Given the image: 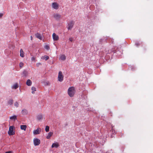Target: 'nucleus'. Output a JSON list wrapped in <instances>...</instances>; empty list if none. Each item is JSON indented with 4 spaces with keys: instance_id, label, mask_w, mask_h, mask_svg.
Masks as SVG:
<instances>
[{
    "instance_id": "26",
    "label": "nucleus",
    "mask_w": 153,
    "mask_h": 153,
    "mask_svg": "<svg viewBox=\"0 0 153 153\" xmlns=\"http://www.w3.org/2000/svg\"><path fill=\"white\" fill-rule=\"evenodd\" d=\"M19 65L20 67L22 68L24 64L23 62H21L20 63Z\"/></svg>"
},
{
    "instance_id": "17",
    "label": "nucleus",
    "mask_w": 153,
    "mask_h": 153,
    "mask_svg": "<svg viewBox=\"0 0 153 153\" xmlns=\"http://www.w3.org/2000/svg\"><path fill=\"white\" fill-rule=\"evenodd\" d=\"M20 56L22 57H24L25 56L24 52L22 49L20 50Z\"/></svg>"
},
{
    "instance_id": "27",
    "label": "nucleus",
    "mask_w": 153,
    "mask_h": 153,
    "mask_svg": "<svg viewBox=\"0 0 153 153\" xmlns=\"http://www.w3.org/2000/svg\"><path fill=\"white\" fill-rule=\"evenodd\" d=\"M19 104L18 102H16L14 104V105L16 107H18L19 106Z\"/></svg>"
},
{
    "instance_id": "25",
    "label": "nucleus",
    "mask_w": 153,
    "mask_h": 153,
    "mask_svg": "<svg viewBox=\"0 0 153 153\" xmlns=\"http://www.w3.org/2000/svg\"><path fill=\"white\" fill-rule=\"evenodd\" d=\"M49 127L48 126H46L45 128V130L46 132L49 131Z\"/></svg>"
},
{
    "instance_id": "16",
    "label": "nucleus",
    "mask_w": 153,
    "mask_h": 153,
    "mask_svg": "<svg viewBox=\"0 0 153 153\" xmlns=\"http://www.w3.org/2000/svg\"><path fill=\"white\" fill-rule=\"evenodd\" d=\"M32 83V82L29 79H28L27 80L26 83V84L28 86H30L31 85Z\"/></svg>"
},
{
    "instance_id": "30",
    "label": "nucleus",
    "mask_w": 153,
    "mask_h": 153,
    "mask_svg": "<svg viewBox=\"0 0 153 153\" xmlns=\"http://www.w3.org/2000/svg\"><path fill=\"white\" fill-rule=\"evenodd\" d=\"M69 40L70 41H71V42H72L73 40V38L72 37H71L69 38Z\"/></svg>"
},
{
    "instance_id": "12",
    "label": "nucleus",
    "mask_w": 153,
    "mask_h": 153,
    "mask_svg": "<svg viewBox=\"0 0 153 153\" xmlns=\"http://www.w3.org/2000/svg\"><path fill=\"white\" fill-rule=\"evenodd\" d=\"M36 37L39 39L42 40V37L41 34L39 33H37L35 35Z\"/></svg>"
},
{
    "instance_id": "24",
    "label": "nucleus",
    "mask_w": 153,
    "mask_h": 153,
    "mask_svg": "<svg viewBox=\"0 0 153 153\" xmlns=\"http://www.w3.org/2000/svg\"><path fill=\"white\" fill-rule=\"evenodd\" d=\"M18 84H15L13 85L12 88L14 89H16L18 88Z\"/></svg>"
},
{
    "instance_id": "22",
    "label": "nucleus",
    "mask_w": 153,
    "mask_h": 153,
    "mask_svg": "<svg viewBox=\"0 0 153 153\" xmlns=\"http://www.w3.org/2000/svg\"><path fill=\"white\" fill-rule=\"evenodd\" d=\"M31 90L32 91V94H34V91H36V88L34 87H32L31 88Z\"/></svg>"
},
{
    "instance_id": "31",
    "label": "nucleus",
    "mask_w": 153,
    "mask_h": 153,
    "mask_svg": "<svg viewBox=\"0 0 153 153\" xmlns=\"http://www.w3.org/2000/svg\"><path fill=\"white\" fill-rule=\"evenodd\" d=\"M31 59L32 61H34L35 60V58L34 57H33L31 58Z\"/></svg>"
},
{
    "instance_id": "34",
    "label": "nucleus",
    "mask_w": 153,
    "mask_h": 153,
    "mask_svg": "<svg viewBox=\"0 0 153 153\" xmlns=\"http://www.w3.org/2000/svg\"><path fill=\"white\" fill-rule=\"evenodd\" d=\"M30 39H31V40H32V39H33V37H32V36H30Z\"/></svg>"
},
{
    "instance_id": "6",
    "label": "nucleus",
    "mask_w": 153,
    "mask_h": 153,
    "mask_svg": "<svg viewBox=\"0 0 153 153\" xmlns=\"http://www.w3.org/2000/svg\"><path fill=\"white\" fill-rule=\"evenodd\" d=\"M41 131V129L40 128H38L34 130L33 131L34 134L36 135L39 134Z\"/></svg>"
},
{
    "instance_id": "20",
    "label": "nucleus",
    "mask_w": 153,
    "mask_h": 153,
    "mask_svg": "<svg viewBox=\"0 0 153 153\" xmlns=\"http://www.w3.org/2000/svg\"><path fill=\"white\" fill-rule=\"evenodd\" d=\"M42 59H45V60L46 61L49 59V57L45 55L43 57H42Z\"/></svg>"
},
{
    "instance_id": "14",
    "label": "nucleus",
    "mask_w": 153,
    "mask_h": 153,
    "mask_svg": "<svg viewBox=\"0 0 153 153\" xmlns=\"http://www.w3.org/2000/svg\"><path fill=\"white\" fill-rule=\"evenodd\" d=\"M53 132H50L48 134V135L46 136V138L47 139H49L50 138V137H51V136L53 134Z\"/></svg>"
},
{
    "instance_id": "8",
    "label": "nucleus",
    "mask_w": 153,
    "mask_h": 153,
    "mask_svg": "<svg viewBox=\"0 0 153 153\" xmlns=\"http://www.w3.org/2000/svg\"><path fill=\"white\" fill-rule=\"evenodd\" d=\"M52 7L55 9H58L59 6L58 4L57 3L54 2L52 4Z\"/></svg>"
},
{
    "instance_id": "11",
    "label": "nucleus",
    "mask_w": 153,
    "mask_h": 153,
    "mask_svg": "<svg viewBox=\"0 0 153 153\" xmlns=\"http://www.w3.org/2000/svg\"><path fill=\"white\" fill-rule=\"evenodd\" d=\"M59 143H53L52 145V147L53 148L55 147L56 148H58L59 146Z\"/></svg>"
},
{
    "instance_id": "28",
    "label": "nucleus",
    "mask_w": 153,
    "mask_h": 153,
    "mask_svg": "<svg viewBox=\"0 0 153 153\" xmlns=\"http://www.w3.org/2000/svg\"><path fill=\"white\" fill-rule=\"evenodd\" d=\"M45 48L47 50H48L49 48V46L48 45H46L45 46Z\"/></svg>"
},
{
    "instance_id": "33",
    "label": "nucleus",
    "mask_w": 153,
    "mask_h": 153,
    "mask_svg": "<svg viewBox=\"0 0 153 153\" xmlns=\"http://www.w3.org/2000/svg\"><path fill=\"white\" fill-rule=\"evenodd\" d=\"M12 153V151H11L7 152H5V153Z\"/></svg>"
},
{
    "instance_id": "1",
    "label": "nucleus",
    "mask_w": 153,
    "mask_h": 153,
    "mask_svg": "<svg viewBox=\"0 0 153 153\" xmlns=\"http://www.w3.org/2000/svg\"><path fill=\"white\" fill-rule=\"evenodd\" d=\"M75 92L74 88L73 87H71L68 88V92L69 96L70 97H72L74 96Z\"/></svg>"
},
{
    "instance_id": "4",
    "label": "nucleus",
    "mask_w": 153,
    "mask_h": 153,
    "mask_svg": "<svg viewBox=\"0 0 153 153\" xmlns=\"http://www.w3.org/2000/svg\"><path fill=\"white\" fill-rule=\"evenodd\" d=\"M64 76L61 71H59L58 74V80L60 82H62Z\"/></svg>"
},
{
    "instance_id": "19",
    "label": "nucleus",
    "mask_w": 153,
    "mask_h": 153,
    "mask_svg": "<svg viewBox=\"0 0 153 153\" xmlns=\"http://www.w3.org/2000/svg\"><path fill=\"white\" fill-rule=\"evenodd\" d=\"M13 100L12 99H10L8 101V105H12L13 104Z\"/></svg>"
},
{
    "instance_id": "7",
    "label": "nucleus",
    "mask_w": 153,
    "mask_h": 153,
    "mask_svg": "<svg viewBox=\"0 0 153 153\" xmlns=\"http://www.w3.org/2000/svg\"><path fill=\"white\" fill-rule=\"evenodd\" d=\"M52 37L53 40L55 41H56L59 40V36L56 35L55 33H53L52 35Z\"/></svg>"
},
{
    "instance_id": "15",
    "label": "nucleus",
    "mask_w": 153,
    "mask_h": 153,
    "mask_svg": "<svg viewBox=\"0 0 153 153\" xmlns=\"http://www.w3.org/2000/svg\"><path fill=\"white\" fill-rule=\"evenodd\" d=\"M27 128V126L25 125H21L20 126V128L21 130L25 131Z\"/></svg>"
},
{
    "instance_id": "9",
    "label": "nucleus",
    "mask_w": 153,
    "mask_h": 153,
    "mask_svg": "<svg viewBox=\"0 0 153 153\" xmlns=\"http://www.w3.org/2000/svg\"><path fill=\"white\" fill-rule=\"evenodd\" d=\"M53 17L56 20H59L61 17V16L59 14H55L53 16Z\"/></svg>"
},
{
    "instance_id": "5",
    "label": "nucleus",
    "mask_w": 153,
    "mask_h": 153,
    "mask_svg": "<svg viewBox=\"0 0 153 153\" xmlns=\"http://www.w3.org/2000/svg\"><path fill=\"white\" fill-rule=\"evenodd\" d=\"M33 143L35 146H38L40 144V141L37 138H34L33 139Z\"/></svg>"
},
{
    "instance_id": "2",
    "label": "nucleus",
    "mask_w": 153,
    "mask_h": 153,
    "mask_svg": "<svg viewBox=\"0 0 153 153\" xmlns=\"http://www.w3.org/2000/svg\"><path fill=\"white\" fill-rule=\"evenodd\" d=\"M14 127L13 126H10L9 128V131H8V134L10 135H13L15 134L14 132L13 131V128Z\"/></svg>"
},
{
    "instance_id": "23",
    "label": "nucleus",
    "mask_w": 153,
    "mask_h": 153,
    "mask_svg": "<svg viewBox=\"0 0 153 153\" xmlns=\"http://www.w3.org/2000/svg\"><path fill=\"white\" fill-rule=\"evenodd\" d=\"M42 114H39L38 115L37 117V119L39 120H40L42 119Z\"/></svg>"
},
{
    "instance_id": "21",
    "label": "nucleus",
    "mask_w": 153,
    "mask_h": 153,
    "mask_svg": "<svg viewBox=\"0 0 153 153\" xmlns=\"http://www.w3.org/2000/svg\"><path fill=\"white\" fill-rule=\"evenodd\" d=\"M22 74L23 75V76H24L25 77L27 76V73L26 71H23Z\"/></svg>"
},
{
    "instance_id": "29",
    "label": "nucleus",
    "mask_w": 153,
    "mask_h": 153,
    "mask_svg": "<svg viewBox=\"0 0 153 153\" xmlns=\"http://www.w3.org/2000/svg\"><path fill=\"white\" fill-rule=\"evenodd\" d=\"M41 65V64L40 63H37L36 64V65L37 67H38L39 65Z\"/></svg>"
},
{
    "instance_id": "10",
    "label": "nucleus",
    "mask_w": 153,
    "mask_h": 153,
    "mask_svg": "<svg viewBox=\"0 0 153 153\" xmlns=\"http://www.w3.org/2000/svg\"><path fill=\"white\" fill-rule=\"evenodd\" d=\"M22 114L24 115H27L28 113L27 110L25 109H23L22 111Z\"/></svg>"
},
{
    "instance_id": "18",
    "label": "nucleus",
    "mask_w": 153,
    "mask_h": 153,
    "mask_svg": "<svg viewBox=\"0 0 153 153\" xmlns=\"http://www.w3.org/2000/svg\"><path fill=\"white\" fill-rule=\"evenodd\" d=\"M10 120H13L15 121L17 119V116L16 115H14L10 117Z\"/></svg>"
},
{
    "instance_id": "3",
    "label": "nucleus",
    "mask_w": 153,
    "mask_h": 153,
    "mask_svg": "<svg viewBox=\"0 0 153 153\" xmlns=\"http://www.w3.org/2000/svg\"><path fill=\"white\" fill-rule=\"evenodd\" d=\"M74 24V22L73 21L70 22L68 24L67 28L68 30H71Z\"/></svg>"
},
{
    "instance_id": "32",
    "label": "nucleus",
    "mask_w": 153,
    "mask_h": 153,
    "mask_svg": "<svg viewBox=\"0 0 153 153\" xmlns=\"http://www.w3.org/2000/svg\"><path fill=\"white\" fill-rule=\"evenodd\" d=\"M3 16V14L1 13H0V18L1 17Z\"/></svg>"
},
{
    "instance_id": "13",
    "label": "nucleus",
    "mask_w": 153,
    "mask_h": 153,
    "mask_svg": "<svg viewBox=\"0 0 153 153\" xmlns=\"http://www.w3.org/2000/svg\"><path fill=\"white\" fill-rule=\"evenodd\" d=\"M66 58V56L65 55H61L59 57V59L64 61L65 60Z\"/></svg>"
}]
</instances>
